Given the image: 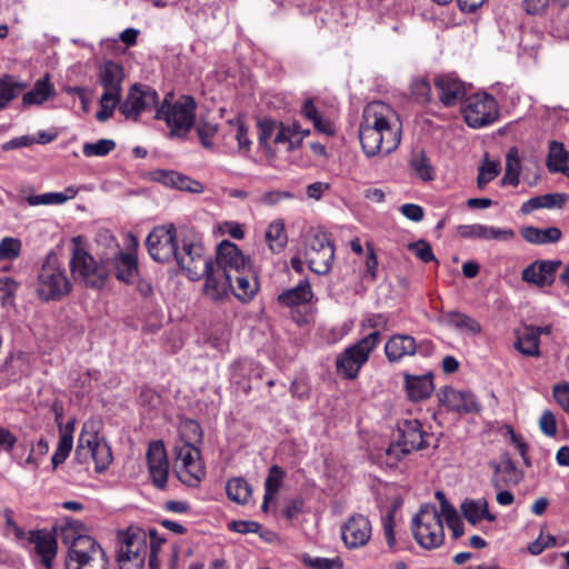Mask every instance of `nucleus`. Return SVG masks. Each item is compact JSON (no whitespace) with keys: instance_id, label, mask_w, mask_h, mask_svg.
<instances>
[{"instance_id":"12","label":"nucleus","mask_w":569,"mask_h":569,"mask_svg":"<svg viewBox=\"0 0 569 569\" xmlns=\"http://www.w3.org/2000/svg\"><path fill=\"white\" fill-rule=\"evenodd\" d=\"M174 259L180 269L192 281L200 280L208 271H210L212 261L204 253V249L200 243L184 241L178 249Z\"/></svg>"},{"instance_id":"34","label":"nucleus","mask_w":569,"mask_h":569,"mask_svg":"<svg viewBox=\"0 0 569 569\" xmlns=\"http://www.w3.org/2000/svg\"><path fill=\"white\" fill-rule=\"evenodd\" d=\"M517 340L515 348L527 357H539V331L526 326L522 330L516 331Z\"/></svg>"},{"instance_id":"25","label":"nucleus","mask_w":569,"mask_h":569,"mask_svg":"<svg viewBox=\"0 0 569 569\" xmlns=\"http://www.w3.org/2000/svg\"><path fill=\"white\" fill-rule=\"evenodd\" d=\"M458 234L465 239L510 241L515 238L512 229H500L483 224H467L458 227Z\"/></svg>"},{"instance_id":"33","label":"nucleus","mask_w":569,"mask_h":569,"mask_svg":"<svg viewBox=\"0 0 569 569\" xmlns=\"http://www.w3.org/2000/svg\"><path fill=\"white\" fill-rule=\"evenodd\" d=\"M313 297L311 286L307 279L301 280L295 288L281 292L277 300L283 307H297L311 301Z\"/></svg>"},{"instance_id":"35","label":"nucleus","mask_w":569,"mask_h":569,"mask_svg":"<svg viewBox=\"0 0 569 569\" xmlns=\"http://www.w3.org/2000/svg\"><path fill=\"white\" fill-rule=\"evenodd\" d=\"M461 511L463 517L471 525H477L481 519H487L488 521H495L496 516L489 512L488 502L486 499H466L461 503Z\"/></svg>"},{"instance_id":"38","label":"nucleus","mask_w":569,"mask_h":569,"mask_svg":"<svg viewBox=\"0 0 569 569\" xmlns=\"http://www.w3.org/2000/svg\"><path fill=\"white\" fill-rule=\"evenodd\" d=\"M251 267L248 271L233 274L232 288L230 291L241 301L252 299L258 290L257 281H251Z\"/></svg>"},{"instance_id":"37","label":"nucleus","mask_w":569,"mask_h":569,"mask_svg":"<svg viewBox=\"0 0 569 569\" xmlns=\"http://www.w3.org/2000/svg\"><path fill=\"white\" fill-rule=\"evenodd\" d=\"M569 152L563 148V144L558 141H551L549 146V153L547 158V168L550 172H561L569 178Z\"/></svg>"},{"instance_id":"48","label":"nucleus","mask_w":569,"mask_h":569,"mask_svg":"<svg viewBox=\"0 0 569 569\" xmlns=\"http://www.w3.org/2000/svg\"><path fill=\"white\" fill-rule=\"evenodd\" d=\"M26 87V83L14 82L10 76L0 78V110L6 108Z\"/></svg>"},{"instance_id":"50","label":"nucleus","mask_w":569,"mask_h":569,"mask_svg":"<svg viewBox=\"0 0 569 569\" xmlns=\"http://www.w3.org/2000/svg\"><path fill=\"white\" fill-rule=\"evenodd\" d=\"M148 468L153 466L161 468L168 467V458L164 445L161 440L152 441L149 443L147 451Z\"/></svg>"},{"instance_id":"21","label":"nucleus","mask_w":569,"mask_h":569,"mask_svg":"<svg viewBox=\"0 0 569 569\" xmlns=\"http://www.w3.org/2000/svg\"><path fill=\"white\" fill-rule=\"evenodd\" d=\"M123 79V68L117 62L109 60L99 67L98 80L103 88L102 94L121 99Z\"/></svg>"},{"instance_id":"45","label":"nucleus","mask_w":569,"mask_h":569,"mask_svg":"<svg viewBox=\"0 0 569 569\" xmlns=\"http://www.w3.org/2000/svg\"><path fill=\"white\" fill-rule=\"evenodd\" d=\"M266 240L273 252L281 251L287 244L284 224L280 220L271 222L266 231Z\"/></svg>"},{"instance_id":"43","label":"nucleus","mask_w":569,"mask_h":569,"mask_svg":"<svg viewBox=\"0 0 569 569\" xmlns=\"http://www.w3.org/2000/svg\"><path fill=\"white\" fill-rule=\"evenodd\" d=\"M520 166L521 163L518 154V149L516 147H512L507 152L506 172L501 179L502 186L517 187L519 184Z\"/></svg>"},{"instance_id":"41","label":"nucleus","mask_w":569,"mask_h":569,"mask_svg":"<svg viewBox=\"0 0 569 569\" xmlns=\"http://www.w3.org/2000/svg\"><path fill=\"white\" fill-rule=\"evenodd\" d=\"M53 93V87L49 82L48 76L39 79L33 88L23 94L22 104L24 107L32 104H41Z\"/></svg>"},{"instance_id":"55","label":"nucleus","mask_w":569,"mask_h":569,"mask_svg":"<svg viewBox=\"0 0 569 569\" xmlns=\"http://www.w3.org/2000/svg\"><path fill=\"white\" fill-rule=\"evenodd\" d=\"M408 250L415 253V256L425 263L431 261L439 263V261L433 254L430 243L426 240L420 239L416 242H410L408 244Z\"/></svg>"},{"instance_id":"52","label":"nucleus","mask_w":569,"mask_h":569,"mask_svg":"<svg viewBox=\"0 0 569 569\" xmlns=\"http://www.w3.org/2000/svg\"><path fill=\"white\" fill-rule=\"evenodd\" d=\"M116 148V142L111 139H100L97 142H87L83 144L82 152L86 157H103Z\"/></svg>"},{"instance_id":"61","label":"nucleus","mask_w":569,"mask_h":569,"mask_svg":"<svg viewBox=\"0 0 569 569\" xmlns=\"http://www.w3.org/2000/svg\"><path fill=\"white\" fill-rule=\"evenodd\" d=\"M218 126L210 122L200 121L197 126V132L200 138L201 144L207 149H212V139L216 136Z\"/></svg>"},{"instance_id":"31","label":"nucleus","mask_w":569,"mask_h":569,"mask_svg":"<svg viewBox=\"0 0 569 569\" xmlns=\"http://www.w3.org/2000/svg\"><path fill=\"white\" fill-rule=\"evenodd\" d=\"M405 387L410 400L420 401L427 399L435 389L432 375L412 376L405 373Z\"/></svg>"},{"instance_id":"15","label":"nucleus","mask_w":569,"mask_h":569,"mask_svg":"<svg viewBox=\"0 0 569 569\" xmlns=\"http://www.w3.org/2000/svg\"><path fill=\"white\" fill-rule=\"evenodd\" d=\"M359 139L367 157L389 154L395 151L401 141L400 131H375L359 128Z\"/></svg>"},{"instance_id":"24","label":"nucleus","mask_w":569,"mask_h":569,"mask_svg":"<svg viewBox=\"0 0 569 569\" xmlns=\"http://www.w3.org/2000/svg\"><path fill=\"white\" fill-rule=\"evenodd\" d=\"M206 282L203 286V293L206 297L219 301L228 296L230 288H232L233 279L229 273H224L223 270L216 269L214 264H211L210 271H208Z\"/></svg>"},{"instance_id":"5","label":"nucleus","mask_w":569,"mask_h":569,"mask_svg":"<svg viewBox=\"0 0 569 569\" xmlns=\"http://www.w3.org/2000/svg\"><path fill=\"white\" fill-rule=\"evenodd\" d=\"M411 530L416 541L425 549H435L442 545L445 530L437 508L431 503L420 506L411 521Z\"/></svg>"},{"instance_id":"8","label":"nucleus","mask_w":569,"mask_h":569,"mask_svg":"<svg viewBox=\"0 0 569 569\" xmlns=\"http://www.w3.org/2000/svg\"><path fill=\"white\" fill-rule=\"evenodd\" d=\"M173 453L174 472L179 480L189 487L198 486L204 476L200 450L190 441L180 440L174 445Z\"/></svg>"},{"instance_id":"28","label":"nucleus","mask_w":569,"mask_h":569,"mask_svg":"<svg viewBox=\"0 0 569 569\" xmlns=\"http://www.w3.org/2000/svg\"><path fill=\"white\" fill-rule=\"evenodd\" d=\"M489 466L493 470L491 482L496 489L517 486L522 479V471L509 458L503 459L501 463L490 462Z\"/></svg>"},{"instance_id":"17","label":"nucleus","mask_w":569,"mask_h":569,"mask_svg":"<svg viewBox=\"0 0 569 569\" xmlns=\"http://www.w3.org/2000/svg\"><path fill=\"white\" fill-rule=\"evenodd\" d=\"M372 533L370 520L361 515L350 516L341 527V539L348 549H358L366 546Z\"/></svg>"},{"instance_id":"56","label":"nucleus","mask_w":569,"mask_h":569,"mask_svg":"<svg viewBox=\"0 0 569 569\" xmlns=\"http://www.w3.org/2000/svg\"><path fill=\"white\" fill-rule=\"evenodd\" d=\"M303 562L311 569H342L343 562L340 557L336 558H311L309 556L303 558Z\"/></svg>"},{"instance_id":"23","label":"nucleus","mask_w":569,"mask_h":569,"mask_svg":"<svg viewBox=\"0 0 569 569\" xmlns=\"http://www.w3.org/2000/svg\"><path fill=\"white\" fill-rule=\"evenodd\" d=\"M54 536L60 539L63 545L69 548L68 552L79 548L78 545L86 539H93L87 535V528L84 523L76 519H66L61 523L54 527Z\"/></svg>"},{"instance_id":"54","label":"nucleus","mask_w":569,"mask_h":569,"mask_svg":"<svg viewBox=\"0 0 569 569\" xmlns=\"http://www.w3.org/2000/svg\"><path fill=\"white\" fill-rule=\"evenodd\" d=\"M259 128V144L266 150H270L269 140L273 136L274 131L279 130V124L271 118H263L258 121Z\"/></svg>"},{"instance_id":"27","label":"nucleus","mask_w":569,"mask_h":569,"mask_svg":"<svg viewBox=\"0 0 569 569\" xmlns=\"http://www.w3.org/2000/svg\"><path fill=\"white\" fill-rule=\"evenodd\" d=\"M152 179L167 187L182 191H189L192 193H201L203 191V186L199 181L172 170H156L152 172Z\"/></svg>"},{"instance_id":"49","label":"nucleus","mask_w":569,"mask_h":569,"mask_svg":"<svg viewBox=\"0 0 569 569\" xmlns=\"http://www.w3.org/2000/svg\"><path fill=\"white\" fill-rule=\"evenodd\" d=\"M412 99L419 104H426L432 101L431 84L427 78H416L410 84Z\"/></svg>"},{"instance_id":"11","label":"nucleus","mask_w":569,"mask_h":569,"mask_svg":"<svg viewBox=\"0 0 569 569\" xmlns=\"http://www.w3.org/2000/svg\"><path fill=\"white\" fill-rule=\"evenodd\" d=\"M79 548L68 552L66 569H108L109 559L106 551L94 539H86Z\"/></svg>"},{"instance_id":"3","label":"nucleus","mask_w":569,"mask_h":569,"mask_svg":"<svg viewBox=\"0 0 569 569\" xmlns=\"http://www.w3.org/2000/svg\"><path fill=\"white\" fill-rule=\"evenodd\" d=\"M70 271L76 281L87 288L101 289L106 284L109 272L102 262H98L82 246L81 237L72 239Z\"/></svg>"},{"instance_id":"58","label":"nucleus","mask_w":569,"mask_h":569,"mask_svg":"<svg viewBox=\"0 0 569 569\" xmlns=\"http://www.w3.org/2000/svg\"><path fill=\"white\" fill-rule=\"evenodd\" d=\"M228 122H229L230 126H234L236 127V136H234V138L238 141L239 150H242L244 152H249L250 147H251V140L248 137V128H247L244 121L240 117H238L237 119L229 120Z\"/></svg>"},{"instance_id":"10","label":"nucleus","mask_w":569,"mask_h":569,"mask_svg":"<svg viewBox=\"0 0 569 569\" xmlns=\"http://www.w3.org/2000/svg\"><path fill=\"white\" fill-rule=\"evenodd\" d=\"M462 114L469 127L481 128L497 120L499 116L498 103L488 93H476L466 99Z\"/></svg>"},{"instance_id":"1","label":"nucleus","mask_w":569,"mask_h":569,"mask_svg":"<svg viewBox=\"0 0 569 569\" xmlns=\"http://www.w3.org/2000/svg\"><path fill=\"white\" fill-rule=\"evenodd\" d=\"M72 291V282L58 256L50 252L42 263L36 282V295L39 300L59 301Z\"/></svg>"},{"instance_id":"26","label":"nucleus","mask_w":569,"mask_h":569,"mask_svg":"<svg viewBox=\"0 0 569 569\" xmlns=\"http://www.w3.org/2000/svg\"><path fill=\"white\" fill-rule=\"evenodd\" d=\"M28 540L34 545L41 563L50 569L57 556V537L47 530H31Z\"/></svg>"},{"instance_id":"14","label":"nucleus","mask_w":569,"mask_h":569,"mask_svg":"<svg viewBox=\"0 0 569 569\" xmlns=\"http://www.w3.org/2000/svg\"><path fill=\"white\" fill-rule=\"evenodd\" d=\"M396 111L382 101H372L366 106L360 122L361 129L375 131H400Z\"/></svg>"},{"instance_id":"4","label":"nucleus","mask_w":569,"mask_h":569,"mask_svg":"<svg viewBox=\"0 0 569 569\" xmlns=\"http://www.w3.org/2000/svg\"><path fill=\"white\" fill-rule=\"evenodd\" d=\"M74 458L79 463H87L92 459L97 472H103L112 462L111 448L104 439L99 437L93 421L83 423Z\"/></svg>"},{"instance_id":"62","label":"nucleus","mask_w":569,"mask_h":569,"mask_svg":"<svg viewBox=\"0 0 569 569\" xmlns=\"http://www.w3.org/2000/svg\"><path fill=\"white\" fill-rule=\"evenodd\" d=\"M19 284L12 278H0V299L2 303L12 302Z\"/></svg>"},{"instance_id":"2","label":"nucleus","mask_w":569,"mask_h":569,"mask_svg":"<svg viewBox=\"0 0 569 569\" xmlns=\"http://www.w3.org/2000/svg\"><path fill=\"white\" fill-rule=\"evenodd\" d=\"M172 99V92L166 94L154 118L163 120L170 127V137L184 136L194 124L197 103L191 96H182L174 102Z\"/></svg>"},{"instance_id":"18","label":"nucleus","mask_w":569,"mask_h":569,"mask_svg":"<svg viewBox=\"0 0 569 569\" xmlns=\"http://www.w3.org/2000/svg\"><path fill=\"white\" fill-rule=\"evenodd\" d=\"M251 266L240 249L230 241H222L217 248L216 269L223 270L233 279V274L248 271Z\"/></svg>"},{"instance_id":"40","label":"nucleus","mask_w":569,"mask_h":569,"mask_svg":"<svg viewBox=\"0 0 569 569\" xmlns=\"http://www.w3.org/2000/svg\"><path fill=\"white\" fill-rule=\"evenodd\" d=\"M566 198L563 193H547L533 197L522 204L521 211L527 214L541 208H560L565 203Z\"/></svg>"},{"instance_id":"47","label":"nucleus","mask_w":569,"mask_h":569,"mask_svg":"<svg viewBox=\"0 0 569 569\" xmlns=\"http://www.w3.org/2000/svg\"><path fill=\"white\" fill-rule=\"evenodd\" d=\"M447 321L455 328L473 335H478L482 330L481 325L477 320L458 311L447 313Z\"/></svg>"},{"instance_id":"63","label":"nucleus","mask_w":569,"mask_h":569,"mask_svg":"<svg viewBox=\"0 0 569 569\" xmlns=\"http://www.w3.org/2000/svg\"><path fill=\"white\" fill-rule=\"evenodd\" d=\"M229 529L238 533H256L261 528L260 523L251 520H232L228 525Z\"/></svg>"},{"instance_id":"39","label":"nucleus","mask_w":569,"mask_h":569,"mask_svg":"<svg viewBox=\"0 0 569 569\" xmlns=\"http://www.w3.org/2000/svg\"><path fill=\"white\" fill-rule=\"evenodd\" d=\"M78 194L76 187H68L63 192H48L42 194H32L27 198L30 206H48V204H62L66 201L73 199Z\"/></svg>"},{"instance_id":"29","label":"nucleus","mask_w":569,"mask_h":569,"mask_svg":"<svg viewBox=\"0 0 569 569\" xmlns=\"http://www.w3.org/2000/svg\"><path fill=\"white\" fill-rule=\"evenodd\" d=\"M417 342L409 335H393L385 346V352L390 362L402 360L407 356H415L417 352Z\"/></svg>"},{"instance_id":"64","label":"nucleus","mask_w":569,"mask_h":569,"mask_svg":"<svg viewBox=\"0 0 569 569\" xmlns=\"http://www.w3.org/2000/svg\"><path fill=\"white\" fill-rule=\"evenodd\" d=\"M553 398L557 403L566 411L569 412V383H559L553 386Z\"/></svg>"},{"instance_id":"60","label":"nucleus","mask_w":569,"mask_h":569,"mask_svg":"<svg viewBox=\"0 0 569 569\" xmlns=\"http://www.w3.org/2000/svg\"><path fill=\"white\" fill-rule=\"evenodd\" d=\"M202 439V429L200 425L192 419H188L181 425V439L190 443L199 442Z\"/></svg>"},{"instance_id":"7","label":"nucleus","mask_w":569,"mask_h":569,"mask_svg":"<svg viewBox=\"0 0 569 569\" xmlns=\"http://www.w3.org/2000/svg\"><path fill=\"white\" fill-rule=\"evenodd\" d=\"M335 259V247L329 233L312 229L306 236L305 261L310 271L325 276L330 272Z\"/></svg>"},{"instance_id":"9","label":"nucleus","mask_w":569,"mask_h":569,"mask_svg":"<svg viewBox=\"0 0 569 569\" xmlns=\"http://www.w3.org/2000/svg\"><path fill=\"white\" fill-rule=\"evenodd\" d=\"M380 338V332L373 331L357 343L347 348L337 358V372L347 379H355L360 368L367 362L371 351L379 343Z\"/></svg>"},{"instance_id":"22","label":"nucleus","mask_w":569,"mask_h":569,"mask_svg":"<svg viewBox=\"0 0 569 569\" xmlns=\"http://www.w3.org/2000/svg\"><path fill=\"white\" fill-rule=\"evenodd\" d=\"M439 401L448 410L456 412L471 413L480 410V406L472 393L459 391L451 387L441 390Z\"/></svg>"},{"instance_id":"57","label":"nucleus","mask_w":569,"mask_h":569,"mask_svg":"<svg viewBox=\"0 0 569 569\" xmlns=\"http://www.w3.org/2000/svg\"><path fill=\"white\" fill-rule=\"evenodd\" d=\"M284 472L279 466H272L269 469L266 482H264V492L268 497H273L274 493L278 492L282 479H283Z\"/></svg>"},{"instance_id":"51","label":"nucleus","mask_w":569,"mask_h":569,"mask_svg":"<svg viewBox=\"0 0 569 569\" xmlns=\"http://www.w3.org/2000/svg\"><path fill=\"white\" fill-rule=\"evenodd\" d=\"M415 173L423 181L433 179V168L423 151L416 153L410 160Z\"/></svg>"},{"instance_id":"46","label":"nucleus","mask_w":569,"mask_h":569,"mask_svg":"<svg viewBox=\"0 0 569 569\" xmlns=\"http://www.w3.org/2000/svg\"><path fill=\"white\" fill-rule=\"evenodd\" d=\"M500 170V162L498 160H490L486 154L478 168L477 187L481 190L485 189L490 181L499 176Z\"/></svg>"},{"instance_id":"59","label":"nucleus","mask_w":569,"mask_h":569,"mask_svg":"<svg viewBox=\"0 0 569 569\" xmlns=\"http://www.w3.org/2000/svg\"><path fill=\"white\" fill-rule=\"evenodd\" d=\"M120 100L121 99L119 98L102 94L99 101L100 109L96 113L97 120L100 122H106L109 120L113 114L114 108L120 103Z\"/></svg>"},{"instance_id":"20","label":"nucleus","mask_w":569,"mask_h":569,"mask_svg":"<svg viewBox=\"0 0 569 569\" xmlns=\"http://www.w3.org/2000/svg\"><path fill=\"white\" fill-rule=\"evenodd\" d=\"M560 266V260H537L523 269L522 280L540 288L551 286Z\"/></svg>"},{"instance_id":"19","label":"nucleus","mask_w":569,"mask_h":569,"mask_svg":"<svg viewBox=\"0 0 569 569\" xmlns=\"http://www.w3.org/2000/svg\"><path fill=\"white\" fill-rule=\"evenodd\" d=\"M439 100L443 107L450 108L459 103L466 97V84L450 74H440L435 79Z\"/></svg>"},{"instance_id":"36","label":"nucleus","mask_w":569,"mask_h":569,"mask_svg":"<svg viewBox=\"0 0 569 569\" xmlns=\"http://www.w3.org/2000/svg\"><path fill=\"white\" fill-rule=\"evenodd\" d=\"M520 234L527 242L535 244H546L559 241L562 233L561 230L557 227L539 229L530 226L521 228Z\"/></svg>"},{"instance_id":"53","label":"nucleus","mask_w":569,"mask_h":569,"mask_svg":"<svg viewBox=\"0 0 569 569\" xmlns=\"http://www.w3.org/2000/svg\"><path fill=\"white\" fill-rule=\"evenodd\" d=\"M21 241L18 238L6 237L0 241V261L14 260L20 256Z\"/></svg>"},{"instance_id":"32","label":"nucleus","mask_w":569,"mask_h":569,"mask_svg":"<svg viewBox=\"0 0 569 569\" xmlns=\"http://www.w3.org/2000/svg\"><path fill=\"white\" fill-rule=\"evenodd\" d=\"M118 280L130 283L138 274V259L134 252L117 251L112 259Z\"/></svg>"},{"instance_id":"30","label":"nucleus","mask_w":569,"mask_h":569,"mask_svg":"<svg viewBox=\"0 0 569 569\" xmlns=\"http://www.w3.org/2000/svg\"><path fill=\"white\" fill-rule=\"evenodd\" d=\"M399 430L401 436L398 446L402 453L407 455L415 450L423 449L427 446L423 439L421 423L418 420H406Z\"/></svg>"},{"instance_id":"44","label":"nucleus","mask_w":569,"mask_h":569,"mask_svg":"<svg viewBox=\"0 0 569 569\" xmlns=\"http://www.w3.org/2000/svg\"><path fill=\"white\" fill-rule=\"evenodd\" d=\"M303 138L298 136V127L296 123L292 126H284L279 123V130L276 132L273 142L286 143L287 151H293L301 147Z\"/></svg>"},{"instance_id":"42","label":"nucleus","mask_w":569,"mask_h":569,"mask_svg":"<svg viewBox=\"0 0 569 569\" xmlns=\"http://www.w3.org/2000/svg\"><path fill=\"white\" fill-rule=\"evenodd\" d=\"M226 491L228 498L239 505H246L252 495L251 486L241 477L228 480Z\"/></svg>"},{"instance_id":"13","label":"nucleus","mask_w":569,"mask_h":569,"mask_svg":"<svg viewBox=\"0 0 569 569\" xmlns=\"http://www.w3.org/2000/svg\"><path fill=\"white\" fill-rule=\"evenodd\" d=\"M149 254L154 261L169 262L179 249L173 224L153 228L146 241Z\"/></svg>"},{"instance_id":"16","label":"nucleus","mask_w":569,"mask_h":569,"mask_svg":"<svg viewBox=\"0 0 569 569\" xmlns=\"http://www.w3.org/2000/svg\"><path fill=\"white\" fill-rule=\"evenodd\" d=\"M158 99L154 89L136 83L129 89L126 100L120 103L119 111L127 119L137 120L142 111L157 106Z\"/></svg>"},{"instance_id":"6","label":"nucleus","mask_w":569,"mask_h":569,"mask_svg":"<svg viewBox=\"0 0 569 569\" xmlns=\"http://www.w3.org/2000/svg\"><path fill=\"white\" fill-rule=\"evenodd\" d=\"M118 540L119 569H141L150 549L147 532L139 527H129L118 532Z\"/></svg>"}]
</instances>
